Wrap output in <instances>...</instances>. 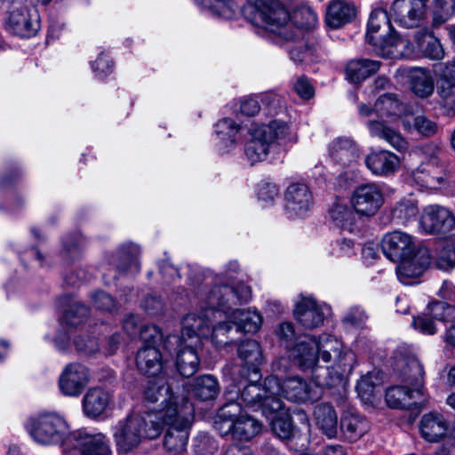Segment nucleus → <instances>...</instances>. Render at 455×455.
<instances>
[{"instance_id":"f257e3e1","label":"nucleus","mask_w":455,"mask_h":455,"mask_svg":"<svg viewBox=\"0 0 455 455\" xmlns=\"http://www.w3.org/2000/svg\"><path fill=\"white\" fill-rule=\"evenodd\" d=\"M251 299V287L242 282L231 286L216 283L205 298L208 308L201 315L188 314L184 317L181 340L199 343L201 337L208 336L212 318H216L219 311L228 314L235 307L247 303Z\"/></svg>"},{"instance_id":"f03ea898","label":"nucleus","mask_w":455,"mask_h":455,"mask_svg":"<svg viewBox=\"0 0 455 455\" xmlns=\"http://www.w3.org/2000/svg\"><path fill=\"white\" fill-rule=\"evenodd\" d=\"M162 428L166 427L163 446L169 455H184L189 438V430L194 419V408L188 399L183 398L180 406H170L157 412Z\"/></svg>"},{"instance_id":"7ed1b4c3","label":"nucleus","mask_w":455,"mask_h":455,"mask_svg":"<svg viewBox=\"0 0 455 455\" xmlns=\"http://www.w3.org/2000/svg\"><path fill=\"white\" fill-rule=\"evenodd\" d=\"M162 433L161 419L157 412L132 413L120 421L114 434L118 450L128 453L148 439H156Z\"/></svg>"},{"instance_id":"20e7f679","label":"nucleus","mask_w":455,"mask_h":455,"mask_svg":"<svg viewBox=\"0 0 455 455\" xmlns=\"http://www.w3.org/2000/svg\"><path fill=\"white\" fill-rule=\"evenodd\" d=\"M278 377L275 375L267 377L263 385L252 380L243 387L240 398L251 410L272 417L275 412L283 409V402L278 396Z\"/></svg>"},{"instance_id":"39448f33","label":"nucleus","mask_w":455,"mask_h":455,"mask_svg":"<svg viewBox=\"0 0 455 455\" xmlns=\"http://www.w3.org/2000/svg\"><path fill=\"white\" fill-rule=\"evenodd\" d=\"M67 427V422L61 415L53 411H45L31 418L27 428L36 443L53 444L62 438Z\"/></svg>"},{"instance_id":"423d86ee","label":"nucleus","mask_w":455,"mask_h":455,"mask_svg":"<svg viewBox=\"0 0 455 455\" xmlns=\"http://www.w3.org/2000/svg\"><path fill=\"white\" fill-rule=\"evenodd\" d=\"M331 366L317 369L315 373V382L321 387L331 388L340 385L352 372L355 363V353L343 349L339 356H335Z\"/></svg>"},{"instance_id":"0eeeda50","label":"nucleus","mask_w":455,"mask_h":455,"mask_svg":"<svg viewBox=\"0 0 455 455\" xmlns=\"http://www.w3.org/2000/svg\"><path fill=\"white\" fill-rule=\"evenodd\" d=\"M367 42L381 50L395 46L400 41L390 23V15L384 8L374 9L370 15L366 34Z\"/></svg>"},{"instance_id":"6e6552de","label":"nucleus","mask_w":455,"mask_h":455,"mask_svg":"<svg viewBox=\"0 0 455 455\" xmlns=\"http://www.w3.org/2000/svg\"><path fill=\"white\" fill-rule=\"evenodd\" d=\"M351 203L358 214L367 217L373 216L384 203L382 190L374 183L360 185L354 190Z\"/></svg>"},{"instance_id":"1a4fd4ad","label":"nucleus","mask_w":455,"mask_h":455,"mask_svg":"<svg viewBox=\"0 0 455 455\" xmlns=\"http://www.w3.org/2000/svg\"><path fill=\"white\" fill-rule=\"evenodd\" d=\"M196 345L182 341L178 335H169L164 341L165 347L170 351L171 346L179 347L176 367L180 374L185 378L193 376L199 368L200 359L194 347Z\"/></svg>"},{"instance_id":"9d476101","label":"nucleus","mask_w":455,"mask_h":455,"mask_svg":"<svg viewBox=\"0 0 455 455\" xmlns=\"http://www.w3.org/2000/svg\"><path fill=\"white\" fill-rule=\"evenodd\" d=\"M317 340L314 337L304 336L291 349L290 356L294 364L303 371H310L315 380V373L317 369L324 367L318 365Z\"/></svg>"},{"instance_id":"9b49d317","label":"nucleus","mask_w":455,"mask_h":455,"mask_svg":"<svg viewBox=\"0 0 455 455\" xmlns=\"http://www.w3.org/2000/svg\"><path fill=\"white\" fill-rule=\"evenodd\" d=\"M7 28L9 31L20 37L29 38L40 29V18L36 9L21 6L11 12Z\"/></svg>"},{"instance_id":"f8f14e48","label":"nucleus","mask_w":455,"mask_h":455,"mask_svg":"<svg viewBox=\"0 0 455 455\" xmlns=\"http://www.w3.org/2000/svg\"><path fill=\"white\" fill-rule=\"evenodd\" d=\"M381 247L387 258L394 262L411 259L415 252L413 237L401 231L387 234L382 239Z\"/></svg>"},{"instance_id":"ddd939ff","label":"nucleus","mask_w":455,"mask_h":455,"mask_svg":"<svg viewBox=\"0 0 455 455\" xmlns=\"http://www.w3.org/2000/svg\"><path fill=\"white\" fill-rule=\"evenodd\" d=\"M425 0H394L389 15L408 28L418 27L425 12Z\"/></svg>"},{"instance_id":"4468645a","label":"nucleus","mask_w":455,"mask_h":455,"mask_svg":"<svg viewBox=\"0 0 455 455\" xmlns=\"http://www.w3.org/2000/svg\"><path fill=\"white\" fill-rule=\"evenodd\" d=\"M89 370L81 363L68 364L59 379L61 393L67 396H78L89 382Z\"/></svg>"},{"instance_id":"2eb2a0df","label":"nucleus","mask_w":455,"mask_h":455,"mask_svg":"<svg viewBox=\"0 0 455 455\" xmlns=\"http://www.w3.org/2000/svg\"><path fill=\"white\" fill-rule=\"evenodd\" d=\"M142 395L148 404L160 403L161 405H164L163 409L156 411H152L153 412L164 411L170 406H180L170 384L161 377L148 379L144 386Z\"/></svg>"},{"instance_id":"dca6fc26","label":"nucleus","mask_w":455,"mask_h":455,"mask_svg":"<svg viewBox=\"0 0 455 455\" xmlns=\"http://www.w3.org/2000/svg\"><path fill=\"white\" fill-rule=\"evenodd\" d=\"M284 198L285 209L292 216H304L313 205V195L304 183L291 184Z\"/></svg>"},{"instance_id":"f3484780","label":"nucleus","mask_w":455,"mask_h":455,"mask_svg":"<svg viewBox=\"0 0 455 455\" xmlns=\"http://www.w3.org/2000/svg\"><path fill=\"white\" fill-rule=\"evenodd\" d=\"M421 225L428 233H446L455 227V218L444 207L429 205L424 209Z\"/></svg>"},{"instance_id":"a211bd4d","label":"nucleus","mask_w":455,"mask_h":455,"mask_svg":"<svg viewBox=\"0 0 455 455\" xmlns=\"http://www.w3.org/2000/svg\"><path fill=\"white\" fill-rule=\"evenodd\" d=\"M278 395L282 394L289 401L306 403L313 398L311 385L301 377H289L282 381L278 379Z\"/></svg>"},{"instance_id":"6ab92c4d","label":"nucleus","mask_w":455,"mask_h":455,"mask_svg":"<svg viewBox=\"0 0 455 455\" xmlns=\"http://www.w3.org/2000/svg\"><path fill=\"white\" fill-rule=\"evenodd\" d=\"M294 317L305 329H314L323 323L324 314L315 299L303 298L296 304Z\"/></svg>"},{"instance_id":"aec40b11","label":"nucleus","mask_w":455,"mask_h":455,"mask_svg":"<svg viewBox=\"0 0 455 455\" xmlns=\"http://www.w3.org/2000/svg\"><path fill=\"white\" fill-rule=\"evenodd\" d=\"M369 132L372 137L384 140L399 152L408 149L409 143L401 132L388 125L384 121L371 120L367 124Z\"/></svg>"},{"instance_id":"412c9836","label":"nucleus","mask_w":455,"mask_h":455,"mask_svg":"<svg viewBox=\"0 0 455 455\" xmlns=\"http://www.w3.org/2000/svg\"><path fill=\"white\" fill-rule=\"evenodd\" d=\"M329 155L335 163L348 166L357 161L360 149L350 138L339 137L329 144Z\"/></svg>"},{"instance_id":"4be33fe9","label":"nucleus","mask_w":455,"mask_h":455,"mask_svg":"<svg viewBox=\"0 0 455 455\" xmlns=\"http://www.w3.org/2000/svg\"><path fill=\"white\" fill-rule=\"evenodd\" d=\"M400 161L396 155L387 150L371 152L365 158V164L372 173L387 176L394 173Z\"/></svg>"},{"instance_id":"5701e85b","label":"nucleus","mask_w":455,"mask_h":455,"mask_svg":"<svg viewBox=\"0 0 455 455\" xmlns=\"http://www.w3.org/2000/svg\"><path fill=\"white\" fill-rule=\"evenodd\" d=\"M136 365L142 374L156 377L163 369L161 352L156 346H144L137 353Z\"/></svg>"},{"instance_id":"b1692460","label":"nucleus","mask_w":455,"mask_h":455,"mask_svg":"<svg viewBox=\"0 0 455 455\" xmlns=\"http://www.w3.org/2000/svg\"><path fill=\"white\" fill-rule=\"evenodd\" d=\"M112 399L111 394L101 387L88 389L83 398V410L89 418L100 416L108 408Z\"/></svg>"},{"instance_id":"393cba45","label":"nucleus","mask_w":455,"mask_h":455,"mask_svg":"<svg viewBox=\"0 0 455 455\" xmlns=\"http://www.w3.org/2000/svg\"><path fill=\"white\" fill-rule=\"evenodd\" d=\"M355 17L354 5L345 0H333L327 8L325 21L331 28H339Z\"/></svg>"},{"instance_id":"a878e982","label":"nucleus","mask_w":455,"mask_h":455,"mask_svg":"<svg viewBox=\"0 0 455 455\" xmlns=\"http://www.w3.org/2000/svg\"><path fill=\"white\" fill-rule=\"evenodd\" d=\"M437 93L447 105L455 107V58L439 66Z\"/></svg>"},{"instance_id":"bb28decb","label":"nucleus","mask_w":455,"mask_h":455,"mask_svg":"<svg viewBox=\"0 0 455 455\" xmlns=\"http://www.w3.org/2000/svg\"><path fill=\"white\" fill-rule=\"evenodd\" d=\"M237 355L248 370L259 379V367L264 363V356L259 343L254 339L243 341L238 347Z\"/></svg>"},{"instance_id":"cd10ccee","label":"nucleus","mask_w":455,"mask_h":455,"mask_svg":"<svg viewBox=\"0 0 455 455\" xmlns=\"http://www.w3.org/2000/svg\"><path fill=\"white\" fill-rule=\"evenodd\" d=\"M447 430V421L440 414L427 413L420 420L422 437L429 443L439 442L446 435Z\"/></svg>"},{"instance_id":"c85d7f7f","label":"nucleus","mask_w":455,"mask_h":455,"mask_svg":"<svg viewBox=\"0 0 455 455\" xmlns=\"http://www.w3.org/2000/svg\"><path fill=\"white\" fill-rule=\"evenodd\" d=\"M423 395L416 394L415 387H392L386 392V402L393 409H409L419 403Z\"/></svg>"},{"instance_id":"c756f323","label":"nucleus","mask_w":455,"mask_h":455,"mask_svg":"<svg viewBox=\"0 0 455 455\" xmlns=\"http://www.w3.org/2000/svg\"><path fill=\"white\" fill-rule=\"evenodd\" d=\"M314 415L317 427L328 438H334L338 433V416L332 405L323 403L315 407Z\"/></svg>"},{"instance_id":"7c9ffc66","label":"nucleus","mask_w":455,"mask_h":455,"mask_svg":"<svg viewBox=\"0 0 455 455\" xmlns=\"http://www.w3.org/2000/svg\"><path fill=\"white\" fill-rule=\"evenodd\" d=\"M380 66L381 63L379 60L370 59L352 60L347 64L346 75L350 82L358 84L375 74Z\"/></svg>"},{"instance_id":"2f4dec72","label":"nucleus","mask_w":455,"mask_h":455,"mask_svg":"<svg viewBox=\"0 0 455 455\" xmlns=\"http://www.w3.org/2000/svg\"><path fill=\"white\" fill-rule=\"evenodd\" d=\"M231 319L238 333H255L262 324V316L256 310L235 309L231 312Z\"/></svg>"},{"instance_id":"473e14b6","label":"nucleus","mask_w":455,"mask_h":455,"mask_svg":"<svg viewBox=\"0 0 455 455\" xmlns=\"http://www.w3.org/2000/svg\"><path fill=\"white\" fill-rule=\"evenodd\" d=\"M340 428L345 439L353 443L362 438L369 431L370 425L364 418L347 413L341 419Z\"/></svg>"},{"instance_id":"72a5a7b5","label":"nucleus","mask_w":455,"mask_h":455,"mask_svg":"<svg viewBox=\"0 0 455 455\" xmlns=\"http://www.w3.org/2000/svg\"><path fill=\"white\" fill-rule=\"evenodd\" d=\"M191 393L199 401H212L220 393V385L212 375H201L191 384Z\"/></svg>"},{"instance_id":"f704fd0d","label":"nucleus","mask_w":455,"mask_h":455,"mask_svg":"<svg viewBox=\"0 0 455 455\" xmlns=\"http://www.w3.org/2000/svg\"><path fill=\"white\" fill-rule=\"evenodd\" d=\"M262 133L260 128L256 129L252 138L245 145L244 152L251 164L265 160L268 155L271 143Z\"/></svg>"},{"instance_id":"c9c22d12","label":"nucleus","mask_w":455,"mask_h":455,"mask_svg":"<svg viewBox=\"0 0 455 455\" xmlns=\"http://www.w3.org/2000/svg\"><path fill=\"white\" fill-rule=\"evenodd\" d=\"M412 177L419 186L428 189L437 188L443 180L439 165L426 164L424 162H421L420 165L413 171Z\"/></svg>"},{"instance_id":"e433bc0d","label":"nucleus","mask_w":455,"mask_h":455,"mask_svg":"<svg viewBox=\"0 0 455 455\" xmlns=\"http://www.w3.org/2000/svg\"><path fill=\"white\" fill-rule=\"evenodd\" d=\"M410 87L420 98H427L433 93L434 82L429 72L422 68H415L410 73Z\"/></svg>"},{"instance_id":"4c0bfd02","label":"nucleus","mask_w":455,"mask_h":455,"mask_svg":"<svg viewBox=\"0 0 455 455\" xmlns=\"http://www.w3.org/2000/svg\"><path fill=\"white\" fill-rule=\"evenodd\" d=\"M417 47L426 57L434 60H440L444 57V50L439 39L432 33H417Z\"/></svg>"},{"instance_id":"58836bf2","label":"nucleus","mask_w":455,"mask_h":455,"mask_svg":"<svg viewBox=\"0 0 455 455\" xmlns=\"http://www.w3.org/2000/svg\"><path fill=\"white\" fill-rule=\"evenodd\" d=\"M403 375L404 381L415 387L416 394L423 395L424 368L418 358L410 356L406 359Z\"/></svg>"},{"instance_id":"ea45409f","label":"nucleus","mask_w":455,"mask_h":455,"mask_svg":"<svg viewBox=\"0 0 455 455\" xmlns=\"http://www.w3.org/2000/svg\"><path fill=\"white\" fill-rule=\"evenodd\" d=\"M140 253V247L136 244L129 243L123 245L118 251L119 262L116 264L117 269L123 273H138L140 268L139 261Z\"/></svg>"},{"instance_id":"a19ab883","label":"nucleus","mask_w":455,"mask_h":455,"mask_svg":"<svg viewBox=\"0 0 455 455\" xmlns=\"http://www.w3.org/2000/svg\"><path fill=\"white\" fill-rule=\"evenodd\" d=\"M262 429L261 423L256 419L243 415L235 421V430L233 439L238 441H250L257 436Z\"/></svg>"},{"instance_id":"79ce46f5","label":"nucleus","mask_w":455,"mask_h":455,"mask_svg":"<svg viewBox=\"0 0 455 455\" xmlns=\"http://www.w3.org/2000/svg\"><path fill=\"white\" fill-rule=\"evenodd\" d=\"M374 111L381 117L399 116L404 107L396 94L386 93L376 100Z\"/></svg>"},{"instance_id":"37998d69","label":"nucleus","mask_w":455,"mask_h":455,"mask_svg":"<svg viewBox=\"0 0 455 455\" xmlns=\"http://www.w3.org/2000/svg\"><path fill=\"white\" fill-rule=\"evenodd\" d=\"M263 135L272 144L275 141H292L295 137L292 135L291 127L284 122L279 120L271 121L268 124L259 127Z\"/></svg>"},{"instance_id":"c03bdc74","label":"nucleus","mask_w":455,"mask_h":455,"mask_svg":"<svg viewBox=\"0 0 455 455\" xmlns=\"http://www.w3.org/2000/svg\"><path fill=\"white\" fill-rule=\"evenodd\" d=\"M90 443L87 433L78 430L64 438L62 451L65 455H85L86 447Z\"/></svg>"},{"instance_id":"a18cd8bd","label":"nucleus","mask_w":455,"mask_h":455,"mask_svg":"<svg viewBox=\"0 0 455 455\" xmlns=\"http://www.w3.org/2000/svg\"><path fill=\"white\" fill-rule=\"evenodd\" d=\"M275 415L271 421V429L273 433L280 439L289 440L293 435V425L291 415L285 409L275 412Z\"/></svg>"},{"instance_id":"49530a36","label":"nucleus","mask_w":455,"mask_h":455,"mask_svg":"<svg viewBox=\"0 0 455 455\" xmlns=\"http://www.w3.org/2000/svg\"><path fill=\"white\" fill-rule=\"evenodd\" d=\"M316 52L317 44L314 40L307 38L297 43L290 50V56L295 63L313 62L317 58Z\"/></svg>"},{"instance_id":"de8ad7c7","label":"nucleus","mask_w":455,"mask_h":455,"mask_svg":"<svg viewBox=\"0 0 455 455\" xmlns=\"http://www.w3.org/2000/svg\"><path fill=\"white\" fill-rule=\"evenodd\" d=\"M233 322H221L212 326V341L216 347H225L235 341L237 334Z\"/></svg>"},{"instance_id":"09e8293b","label":"nucleus","mask_w":455,"mask_h":455,"mask_svg":"<svg viewBox=\"0 0 455 455\" xmlns=\"http://www.w3.org/2000/svg\"><path fill=\"white\" fill-rule=\"evenodd\" d=\"M239 131L240 126L230 118H223L216 124V133L226 148L236 143Z\"/></svg>"},{"instance_id":"8fccbe9b","label":"nucleus","mask_w":455,"mask_h":455,"mask_svg":"<svg viewBox=\"0 0 455 455\" xmlns=\"http://www.w3.org/2000/svg\"><path fill=\"white\" fill-rule=\"evenodd\" d=\"M317 350L319 357L324 363H330L335 356H339L341 350H343V344L336 338L331 336L321 337L317 340Z\"/></svg>"},{"instance_id":"3c124183","label":"nucleus","mask_w":455,"mask_h":455,"mask_svg":"<svg viewBox=\"0 0 455 455\" xmlns=\"http://www.w3.org/2000/svg\"><path fill=\"white\" fill-rule=\"evenodd\" d=\"M418 206L411 199L399 201L391 211L392 220L399 225L404 224L418 214Z\"/></svg>"},{"instance_id":"603ef678","label":"nucleus","mask_w":455,"mask_h":455,"mask_svg":"<svg viewBox=\"0 0 455 455\" xmlns=\"http://www.w3.org/2000/svg\"><path fill=\"white\" fill-rule=\"evenodd\" d=\"M435 264L442 270H449L455 267V245L452 242H443L437 252Z\"/></svg>"},{"instance_id":"864d4df0","label":"nucleus","mask_w":455,"mask_h":455,"mask_svg":"<svg viewBox=\"0 0 455 455\" xmlns=\"http://www.w3.org/2000/svg\"><path fill=\"white\" fill-rule=\"evenodd\" d=\"M455 14V0H435L433 23L440 26Z\"/></svg>"},{"instance_id":"5fc2aeb1","label":"nucleus","mask_w":455,"mask_h":455,"mask_svg":"<svg viewBox=\"0 0 455 455\" xmlns=\"http://www.w3.org/2000/svg\"><path fill=\"white\" fill-rule=\"evenodd\" d=\"M74 346L77 352L92 356L101 351L98 339L89 334L77 335L74 339Z\"/></svg>"},{"instance_id":"6e6d98bb","label":"nucleus","mask_w":455,"mask_h":455,"mask_svg":"<svg viewBox=\"0 0 455 455\" xmlns=\"http://www.w3.org/2000/svg\"><path fill=\"white\" fill-rule=\"evenodd\" d=\"M397 262L399 263L396 267L397 277L403 284H410L411 279L419 277L423 273L411 259L398 260Z\"/></svg>"},{"instance_id":"4d7b16f0","label":"nucleus","mask_w":455,"mask_h":455,"mask_svg":"<svg viewBox=\"0 0 455 455\" xmlns=\"http://www.w3.org/2000/svg\"><path fill=\"white\" fill-rule=\"evenodd\" d=\"M329 213L334 224L341 228H346L353 223V212L346 204H335Z\"/></svg>"},{"instance_id":"13d9d810","label":"nucleus","mask_w":455,"mask_h":455,"mask_svg":"<svg viewBox=\"0 0 455 455\" xmlns=\"http://www.w3.org/2000/svg\"><path fill=\"white\" fill-rule=\"evenodd\" d=\"M196 4L203 10H208L220 17L229 18L233 11L226 0H196Z\"/></svg>"},{"instance_id":"bf43d9fd","label":"nucleus","mask_w":455,"mask_h":455,"mask_svg":"<svg viewBox=\"0 0 455 455\" xmlns=\"http://www.w3.org/2000/svg\"><path fill=\"white\" fill-rule=\"evenodd\" d=\"M90 309L84 304L74 302L66 311L64 319L67 324L76 326L88 317Z\"/></svg>"},{"instance_id":"052dcab7","label":"nucleus","mask_w":455,"mask_h":455,"mask_svg":"<svg viewBox=\"0 0 455 455\" xmlns=\"http://www.w3.org/2000/svg\"><path fill=\"white\" fill-rule=\"evenodd\" d=\"M275 335L280 344L289 350L292 349L298 340L294 326L290 322L281 323L275 330Z\"/></svg>"},{"instance_id":"680f3d73","label":"nucleus","mask_w":455,"mask_h":455,"mask_svg":"<svg viewBox=\"0 0 455 455\" xmlns=\"http://www.w3.org/2000/svg\"><path fill=\"white\" fill-rule=\"evenodd\" d=\"M432 317L439 321H451L455 319V306L443 301H435L428 306Z\"/></svg>"},{"instance_id":"e2e57ef3","label":"nucleus","mask_w":455,"mask_h":455,"mask_svg":"<svg viewBox=\"0 0 455 455\" xmlns=\"http://www.w3.org/2000/svg\"><path fill=\"white\" fill-rule=\"evenodd\" d=\"M217 447L216 441L206 433H200L195 438L194 451L196 455H212Z\"/></svg>"},{"instance_id":"0e129e2a","label":"nucleus","mask_w":455,"mask_h":455,"mask_svg":"<svg viewBox=\"0 0 455 455\" xmlns=\"http://www.w3.org/2000/svg\"><path fill=\"white\" fill-rule=\"evenodd\" d=\"M413 129L424 137H432L437 133V124L425 115H418L413 118Z\"/></svg>"},{"instance_id":"69168bd1","label":"nucleus","mask_w":455,"mask_h":455,"mask_svg":"<svg viewBox=\"0 0 455 455\" xmlns=\"http://www.w3.org/2000/svg\"><path fill=\"white\" fill-rule=\"evenodd\" d=\"M90 444L86 447L85 455H110L111 451L105 441V437L101 434L89 435Z\"/></svg>"},{"instance_id":"338daca9","label":"nucleus","mask_w":455,"mask_h":455,"mask_svg":"<svg viewBox=\"0 0 455 455\" xmlns=\"http://www.w3.org/2000/svg\"><path fill=\"white\" fill-rule=\"evenodd\" d=\"M95 307L102 311L113 313L117 310V306L112 296L105 291H99L92 295Z\"/></svg>"},{"instance_id":"774afa93","label":"nucleus","mask_w":455,"mask_h":455,"mask_svg":"<svg viewBox=\"0 0 455 455\" xmlns=\"http://www.w3.org/2000/svg\"><path fill=\"white\" fill-rule=\"evenodd\" d=\"M140 307L150 315H157L162 314L164 309V302L163 299L156 295L146 296L141 303Z\"/></svg>"}]
</instances>
